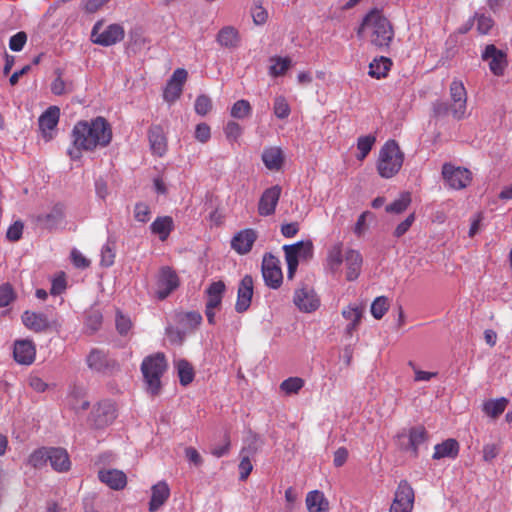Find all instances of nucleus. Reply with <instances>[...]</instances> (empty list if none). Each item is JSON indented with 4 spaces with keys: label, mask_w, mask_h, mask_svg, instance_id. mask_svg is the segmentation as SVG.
<instances>
[{
    "label": "nucleus",
    "mask_w": 512,
    "mask_h": 512,
    "mask_svg": "<svg viewBox=\"0 0 512 512\" xmlns=\"http://www.w3.org/2000/svg\"><path fill=\"white\" fill-rule=\"evenodd\" d=\"M72 147L68 155L72 160H79L82 151L92 152L107 147L112 140V129L109 122L101 116L89 121H78L71 133Z\"/></svg>",
    "instance_id": "f257e3e1"
},
{
    "label": "nucleus",
    "mask_w": 512,
    "mask_h": 512,
    "mask_svg": "<svg viewBox=\"0 0 512 512\" xmlns=\"http://www.w3.org/2000/svg\"><path fill=\"white\" fill-rule=\"evenodd\" d=\"M366 29L370 30V41L378 48H388L394 38V30L390 21L377 9H373L363 18L357 30L360 38Z\"/></svg>",
    "instance_id": "f03ea898"
},
{
    "label": "nucleus",
    "mask_w": 512,
    "mask_h": 512,
    "mask_svg": "<svg viewBox=\"0 0 512 512\" xmlns=\"http://www.w3.org/2000/svg\"><path fill=\"white\" fill-rule=\"evenodd\" d=\"M450 104L438 101L434 104L437 115L451 113L454 119L461 120L466 117L467 91L461 80L454 79L449 87Z\"/></svg>",
    "instance_id": "7ed1b4c3"
},
{
    "label": "nucleus",
    "mask_w": 512,
    "mask_h": 512,
    "mask_svg": "<svg viewBox=\"0 0 512 512\" xmlns=\"http://www.w3.org/2000/svg\"><path fill=\"white\" fill-rule=\"evenodd\" d=\"M167 368L163 353H156L145 357L141 364V372L146 384L147 392L156 396L161 391V377Z\"/></svg>",
    "instance_id": "20e7f679"
},
{
    "label": "nucleus",
    "mask_w": 512,
    "mask_h": 512,
    "mask_svg": "<svg viewBox=\"0 0 512 512\" xmlns=\"http://www.w3.org/2000/svg\"><path fill=\"white\" fill-rule=\"evenodd\" d=\"M404 154L395 140H388L380 149L377 171L382 178H391L401 169Z\"/></svg>",
    "instance_id": "39448f33"
},
{
    "label": "nucleus",
    "mask_w": 512,
    "mask_h": 512,
    "mask_svg": "<svg viewBox=\"0 0 512 512\" xmlns=\"http://www.w3.org/2000/svg\"><path fill=\"white\" fill-rule=\"evenodd\" d=\"M23 325L30 331L35 333H43L47 331L59 332L62 323L57 315L26 310L21 315Z\"/></svg>",
    "instance_id": "423d86ee"
},
{
    "label": "nucleus",
    "mask_w": 512,
    "mask_h": 512,
    "mask_svg": "<svg viewBox=\"0 0 512 512\" xmlns=\"http://www.w3.org/2000/svg\"><path fill=\"white\" fill-rule=\"evenodd\" d=\"M287 263V277L292 279L299 265V258L308 259L313 256V243L310 240L298 241L283 246Z\"/></svg>",
    "instance_id": "0eeeda50"
},
{
    "label": "nucleus",
    "mask_w": 512,
    "mask_h": 512,
    "mask_svg": "<svg viewBox=\"0 0 512 512\" xmlns=\"http://www.w3.org/2000/svg\"><path fill=\"white\" fill-rule=\"evenodd\" d=\"M103 23L98 21L94 24L91 32L93 43L101 46H112L122 41L125 36L124 28L120 24H110L104 29Z\"/></svg>",
    "instance_id": "6e6552de"
},
{
    "label": "nucleus",
    "mask_w": 512,
    "mask_h": 512,
    "mask_svg": "<svg viewBox=\"0 0 512 512\" xmlns=\"http://www.w3.org/2000/svg\"><path fill=\"white\" fill-rule=\"evenodd\" d=\"M86 364L93 372L100 375H112L119 370L118 362L105 351L94 348L86 356Z\"/></svg>",
    "instance_id": "1a4fd4ad"
},
{
    "label": "nucleus",
    "mask_w": 512,
    "mask_h": 512,
    "mask_svg": "<svg viewBox=\"0 0 512 512\" xmlns=\"http://www.w3.org/2000/svg\"><path fill=\"white\" fill-rule=\"evenodd\" d=\"M442 177L445 185L453 190H461L469 185L472 180L470 170L464 167L445 163L442 166Z\"/></svg>",
    "instance_id": "9d476101"
},
{
    "label": "nucleus",
    "mask_w": 512,
    "mask_h": 512,
    "mask_svg": "<svg viewBox=\"0 0 512 512\" xmlns=\"http://www.w3.org/2000/svg\"><path fill=\"white\" fill-rule=\"evenodd\" d=\"M427 431L423 426L411 427L408 433L398 434L401 450L410 452L414 457L418 456L419 447L427 441Z\"/></svg>",
    "instance_id": "9b49d317"
},
{
    "label": "nucleus",
    "mask_w": 512,
    "mask_h": 512,
    "mask_svg": "<svg viewBox=\"0 0 512 512\" xmlns=\"http://www.w3.org/2000/svg\"><path fill=\"white\" fill-rule=\"evenodd\" d=\"M180 284L177 273L165 266L159 270L156 280L155 296L158 300L166 299Z\"/></svg>",
    "instance_id": "f8f14e48"
},
{
    "label": "nucleus",
    "mask_w": 512,
    "mask_h": 512,
    "mask_svg": "<svg viewBox=\"0 0 512 512\" xmlns=\"http://www.w3.org/2000/svg\"><path fill=\"white\" fill-rule=\"evenodd\" d=\"M279 264V259L272 255L271 253H266L263 256V279L265 281V284L272 289H277L282 284L283 274Z\"/></svg>",
    "instance_id": "ddd939ff"
},
{
    "label": "nucleus",
    "mask_w": 512,
    "mask_h": 512,
    "mask_svg": "<svg viewBox=\"0 0 512 512\" xmlns=\"http://www.w3.org/2000/svg\"><path fill=\"white\" fill-rule=\"evenodd\" d=\"M481 58L488 63L490 71L495 76H502L507 67L506 53L494 44L487 45L482 51Z\"/></svg>",
    "instance_id": "4468645a"
},
{
    "label": "nucleus",
    "mask_w": 512,
    "mask_h": 512,
    "mask_svg": "<svg viewBox=\"0 0 512 512\" xmlns=\"http://www.w3.org/2000/svg\"><path fill=\"white\" fill-rule=\"evenodd\" d=\"M116 418L115 405L108 400L99 402L91 412V421L96 428H105Z\"/></svg>",
    "instance_id": "2eb2a0df"
},
{
    "label": "nucleus",
    "mask_w": 512,
    "mask_h": 512,
    "mask_svg": "<svg viewBox=\"0 0 512 512\" xmlns=\"http://www.w3.org/2000/svg\"><path fill=\"white\" fill-rule=\"evenodd\" d=\"M281 192L282 189L279 185H274L264 190L258 202L259 215L267 217L275 213Z\"/></svg>",
    "instance_id": "dca6fc26"
},
{
    "label": "nucleus",
    "mask_w": 512,
    "mask_h": 512,
    "mask_svg": "<svg viewBox=\"0 0 512 512\" xmlns=\"http://www.w3.org/2000/svg\"><path fill=\"white\" fill-rule=\"evenodd\" d=\"M257 236V232L252 228L240 230L232 237L231 248L239 255H246L252 250Z\"/></svg>",
    "instance_id": "f3484780"
},
{
    "label": "nucleus",
    "mask_w": 512,
    "mask_h": 512,
    "mask_svg": "<svg viewBox=\"0 0 512 512\" xmlns=\"http://www.w3.org/2000/svg\"><path fill=\"white\" fill-rule=\"evenodd\" d=\"M293 302L300 311L306 313L315 311L320 305V300L315 291L309 287L297 289L294 293Z\"/></svg>",
    "instance_id": "a211bd4d"
},
{
    "label": "nucleus",
    "mask_w": 512,
    "mask_h": 512,
    "mask_svg": "<svg viewBox=\"0 0 512 512\" xmlns=\"http://www.w3.org/2000/svg\"><path fill=\"white\" fill-rule=\"evenodd\" d=\"M14 360L21 365H30L36 357V347L30 339H20L14 342L13 346Z\"/></svg>",
    "instance_id": "6ab92c4d"
},
{
    "label": "nucleus",
    "mask_w": 512,
    "mask_h": 512,
    "mask_svg": "<svg viewBox=\"0 0 512 512\" xmlns=\"http://www.w3.org/2000/svg\"><path fill=\"white\" fill-rule=\"evenodd\" d=\"M253 296V279L250 275H245L238 286L237 300L235 310L238 313H243L248 310L251 305Z\"/></svg>",
    "instance_id": "aec40b11"
},
{
    "label": "nucleus",
    "mask_w": 512,
    "mask_h": 512,
    "mask_svg": "<svg viewBox=\"0 0 512 512\" xmlns=\"http://www.w3.org/2000/svg\"><path fill=\"white\" fill-rule=\"evenodd\" d=\"M343 246V243L339 241L331 245L327 250L324 268L333 275L338 274L341 271V266L345 258V253L343 254Z\"/></svg>",
    "instance_id": "412c9836"
},
{
    "label": "nucleus",
    "mask_w": 512,
    "mask_h": 512,
    "mask_svg": "<svg viewBox=\"0 0 512 512\" xmlns=\"http://www.w3.org/2000/svg\"><path fill=\"white\" fill-rule=\"evenodd\" d=\"M344 263L347 281L356 280L361 273L363 265V257L361 253L355 249H347L345 251Z\"/></svg>",
    "instance_id": "4be33fe9"
},
{
    "label": "nucleus",
    "mask_w": 512,
    "mask_h": 512,
    "mask_svg": "<svg viewBox=\"0 0 512 512\" xmlns=\"http://www.w3.org/2000/svg\"><path fill=\"white\" fill-rule=\"evenodd\" d=\"M65 218L64 205L55 204L48 213H42L37 216V222L45 228L52 230L58 228Z\"/></svg>",
    "instance_id": "5701e85b"
},
{
    "label": "nucleus",
    "mask_w": 512,
    "mask_h": 512,
    "mask_svg": "<svg viewBox=\"0 0 512 512\" xmlns=\"http://www.w3.org/2000/svg\"><path fill=\"white\" fill-rule=\"evenodd\" d=\"M98 478L113 490H121L127 484L125 473L117 469L100 470Z\"/></svg>",
    "instance_id": "b1692460"
},
{
    "label": "nucleus",
    "mask_w": 512,
    "mask_h": 512,
    "mask_svg": "<svg viewBox=\"0 0 512 512\" xmlns=\"http://www.w3.org/2000/svg\"><path fill=\"white\" fill-rule=\"evenodd\" d=\"M152 494L149 501V511L155 512L168 500L170 489L165 481H160L152 486Z\"/></svg>",
    "instance_id": "393cba45"
},
{
    "label": "nucleus",
    "mask_w": 512,
    "mask_h": 512,
    "mask_svg": "<svg viewBox=\"0 0 512 512\" xmlns=\"http://www.w3.org/2000/svg\"><path fill=\"white\" fill-rule=\"evenodd\" d=\"M86 389L81 385H73L69 389L67 396L68 405L75 411L87 410L90 406L86 399Z\"/></svg>",
    "instance_id": "a878e982"
},
{
    "label": "nucleus",
    "mask_w": 512,
    "mask_h": 512,
    "mask_svg": "<svg viewBox=\"0 0 512 512\" xmlns=\"http://www.w3.org/2000/svg\"><path fill=\"white\" fill-rule=\"evenodd\" d=\"M51 467L57 472H67L71 462L67 451L59 447H49V459Z\"/></svg>",
    "instance_id": "bb28decb"
},
{
    "label": "nucleus",
    "mask_w": 512,
    "mask_h": 512,
    "mask_svg": "<svg viewBox=\"0 0 512 512\" xmlns=\"http://www.w3.org/2000/svg\"><path fill=\"white\" fill-rule=\"evenodd\" d=\"M216 40L220 46L227 49H236L241 43V37L238 30L232 26H225L220 29Z\"/></svg>",
    "instance_id": "cd10ccee"
},
{
    "label": "nucleus",
    "mask_w": 512,
    "mask_h": 512,
    "mask_svg": "<svg viewBox=\"0 0 512 512\" xmlns=\"http://www.w3.org/2000/svg\"><path fill=\"white\" fill-rule=\"evenodd\" d=\"M262 161L271 171H279L284 163V155L279 147H266L262 152Z\"/></svg>",
    "instance_id": "c85d7f7f"
},
{
    "label": "nucleus",
    "mask_w": 512,
    "mask_h": 512,
    "mask_svg": "<svg viewBox=\"0 0 512 512\" xmlns=\"http://www.w3.org/2000/svg\"><path fill=\"white\" fill-rule=\"evenodd\" d=\"M305 503L308 512H329V501L324 493L319 490L308 492Z\"/></svg>",
    "instance_id": "c756f323"
},
{
    "label": "nucleus",
    "mask_w": 512,
    "mask_h": 512,
    "mask_svg": "<svg viewBox=\"0 0 512 512\" xmlns=\"http://www.w3.org/2000/svg\"><path fill=\"white\" fill-rule=\"evenodd\" d=\"M459 453V443L452 438H449L442 443L436 444L432 458L439 460L442 458L455 459Z\"/></svg>",
    "instance_id": "7c9ffc66"
},
{
    "label": "nucleus",
    "mask_w": 512,
    "mask_h": 512,
    "mask_svg": "<svg viewBox=\"0 0 512 512\" xmlns=\"http://www.w3.org/2000/svg\"><path fill=\"white\" fill-rule=\"evenodd\" d=\"M150 147L154 154L162 156L166 152V138L159 125L152 126L148 132Z\"/></svg>",
    "instance_id": "2f4dec72"
},
{
    "label": "nucleus",
    "mask_w": 512,
    "mask_h": 512,
    "mask_svg": "<svg viewBox=\"0 0 512 512\" xmlns=\"http://www.w3.org/2000/svg\"><path fill=\"white\" fill-rule=\"evenodd\" d=\"M174 228V222L170 216L157 217L150 225L151 232L158 235L161 241H165Z\"/></svg>",
    "instance_id": "473e14b6"
},
{
    "label": "nucleus",
    "mask_w": 512,
    "mask_h": 512,
    "mask_svg": "<svg viewBox=\"0 0 512 512\" xmlns=\"http://www.w3.org/2000/svg\"><path fill=\"white\" fill-rule=\"evenodd\" d=\"M225 290L226 286L223 281L212 282L206 289V308H218L221 305Z\"/></svg>",
    "instance_id": "72a5a7b5"
},
{
    "label": "nucleus",
    "mask_w": 512,
    "mask_h": 512,
    "mask_svg": "<svg viewBox=\"0 0 512 512\" xmlns=\"http://www.w3.org/2000/svg\"><path fill=\"white\" fill-rule=\"evenodd\" d=\"M392 66V61L384 56L375 58L369 65V75L376 79L385 78Z\"/></svg>",
    "instance_id": "f704fd0d"
},
{
    "label": "nucleus",
    "mask_w": 512,
    "mask_h": 512,
    "mask_svg": "<svg viewBox=\"0 0 512 512\" xmlns=\"http://www.w3.org/2000/svg\"><path fill=\"white\" fill-rule=\"evenodd\" d=\"M60 110L57 106H50L40 117L39 126L42 130H53L59 122Z\"/></svg>",
    "instance_id": "c9c22d12"
},
{
    "label": "nucleus",
    "mask_w": 512,
    "mask_h": 512,
    "mask_svg": "<svg viewBox=\"0 0 512 512\" xmlns=\"http://www.w3.org/2000/svg\"><path fill=\"white\" fill-rule=\"evenodd\" d=\"M508 400L504 397L488 400L483 404V412L491 418H497L506 409Z\"/></svg>",
    "instance_id": "e433bc0d"
},
{
    "label": "nucleus",
    "mask_w": 512,
    "mask_h": 512,
    "mask_svg": "<svg viewBox=\"0 0 512 512\" xmlns=\"http://www.w3.org/2000/svg\"><path fill=\"white\" fill-rule=\"evenodd\" d=\"M177 374L179 382L182 386L189 385L194 379V369L192 365L185 359H180L176 362Z\"/></svg>",
    "instance_id": "4c0bfd02"
},
{
    "label": "nucleus",
    "mask_w": 512,
    "mask_h": 512,
    "mask_svg": "<svg viewBox=\"0 0 512 512\" xmlns=\"http://www.w3.org/2000/svg\"><path fill=\"white\" fill-rule=\"evenodd\" d=\"M270 62L269 75L272 77L284 75L291 66V60L288 57H272Z\"/></svg>",
    "instance_id": "58836bf2"
},
{
    "label": "nucleus",
    "mask_w": 512,
    "mask_h": 512,
    "mask_svg": "<svg viewBox=\"0 0 512 512\" xmlns=\"http://www.w3.org/2000/svg\"><path fill=\"white\" fill-rule=\"evenodd\" d=\"M394 499L405 502L407 505L414 504V490L406 480H401L395 491Z\"/></svg>",
    "instance_id": "ea45409f"
},
{
    "label": "nucleus",
    "mask_w": 512,
    "mask_h": 512,
    "mask_svg": "<svg viewBox=\"0 0 512 512\" xmlns=\"http://www.w3.org/2000/svg\"><path fill=\"white\" fill-rule=\"evenodd\" d=\"M49 459V448L42 447L31 453L28 463L34 468L44 467Z\"/></svg>",
    "instance_id": "a19ab883"
},
{
    "label": "nucleus",
    "mask_w": 512,
    "mask_h": 512,
    "mask_svg": "<svg viewBox=\"0 0 512 512\" xmlns=\"http://www.w3.org/2000/svg\"><path fill=\"white\" fill-rule=\"evenodd\" d=\"M411 202L409 193H402L400 197L394 200L391 204L386 206V211L390 213L399 214L407 209Z\"/></svg>",
    "instance_id": "79ce46f5"
},
{
    "label": "nucleus",
    "mask_w": 512,
    "mask_h": 512,
    "mask_svg": "<svg viewBox=\"0 0 512 512\" xmlns=\"http://www.w3.org/2000/svg\"><path fill=\"white\" fill-rule=\"evenodd\" d=\"M252 112L250 103L247 100L236 101L231 108V116L237 119H244Z\"/></svg>",
    "instance_id": "37998d69"
},
{
    "label": "nucleus",
    "mask_w": 512,
    "mask_h": 512,
    "mask_svg": "<svg viewBox=\"0 0 512 512\" xmlns=\"http://www.w3.org/2000/svg\"><path fill=\"white\" fill-rule=\"evenodd\" d=\"M375 142V137L368 135V136H361L358 138L357 141V149L359 151V154L357 155L358 160H363L367 157L369 152L371 151L373 144Z\"/></svg>",
    "instance_id": "c03bdc74"
},
{
    "label": "nucleus",
    "mask_w": 512,
    "mask_h": 512,
    "mask_svg": "<svg viewBox=\"0 0 512 512\" xmlns=\"http://www.w3.org/2000/svg\"><path fill=\"white\" fill-rule=\"evenodd\" d=\"M273 111L277 118L286 119L290 115L291 109L284 96H277L274 100Z\"/></svg>",
    "instance_id": "a18cd8bd"
},
{
    "label": "nucleus",
    "mask_w": 512,
    "mask_h": 512,
    "mask_svg": "<svg viewBox=\"0 0 512 512\" xmlns=\"http://www.w3.org/2000/svg\"><path fill=\"white\" fill-rule=\"evenodd\" d=\"M363 315V307L358 304H350L342 310V316L349 322H360Z\"/></svg>",
    "instance_id": "49530a36"
},
{
    "label": "nucleus",
    "mask_w": 512,
    "mask_h": 512,
    "mask_svg": "<svg viewBox=\"0 0 512 512\" xmlns=\"http://www.w3.org/2000/svg\"><path fill=\"white\" fill-rule=\"evenodd\" d=\"M304 386V380L299 377H290L284 380L280 388L286 394H296Z\"/></svg>",
    "instance_id": "de8ad7c7"
},
{
    "label": "nucleus",
    "mask_w": 512,
    "mask_h": 512,
    "mask_svg": "<svg viewBox=\"0 0 512 512\" xmlns=\"http://www.w3.org/2000/svg\"><path fill=\"white\" fill-rule=\"evenodd\" d=\"M388 299L384 296L377 297L371 305V314L375 319H381L388 310Z\"/></svg>",
    "instance_id": "09e8293b"
},
{
    "label": "nucleus",
    "mask_w": 512,
    "mask_h": 512,
    "mask_svg": "<svg viewBox=\"0 0 512 512\" xmlns=\"http://www.w3.org/2000/svg\"><path fill=\"white\" fill-rule=\"evenodd\" d=\"M242 132V127L234 121L227 122V124L224 127L225 136L227 140L231 143L236 142L242 135Z\"/></svg>",
    "instance_id": "8fccbe9b"
},
{
    "label": "nucleus",
    "mask_w": 512,
    "mask_h": 512,
    "mask_svg": "<svg viewBox=\"0 0 512 512\" xmlns=\"http://www.w3.org/2000/svg\"><path fill=\"white\" fill-rule=\"evenodd\" d=\"M195 112L200 116H205L212 108V101L207 95H199L195 100Z\"/></svg>",
    "instance_id": "3c124183"
},
{
    "label": "nucleus",
    "mask_w": 512,
    "mask_h": 512,
    "mask_svg": "<svg viewBox=\"0 0 512 512\" xmlns=\"http://www.w3.org/2000/svg\"><path fill=\"white\" fill-rule=\"evenodd\" d=\"M15 297V292L9 283L0 285V308L8 306Z\"/></svg>",
    "instance_id": "603ef678"
},
{
    "label": "nucleus",
    "mask_w": 512,
    "mask_h": 512,
    "mask_svg": "<svg viewBox=\"0 0 512 512\" xmlns=\"http://www.w3.org/2000/svg\"><path fill=\"white\" fill-rule=\"evenodd\" d=\"M115 322L116 329L121 335H126L132 327L131 319L121 311H117Z\"/></svg>",
    "instance_id": "864d4df0"
},
{
    "label": "nucleus",
    "mask_w": 512,
    "mask_h": 512,
    "mask_svg": "<svg viewBox=\"0 0 512 512\" xmlns=\"http://www.w3.org/2000/svg\"><path fill=\"white\" fill-rule=\"evenodd\" d=\"M66 286L65 274L61 272L52 279L50 293L54 296L60 295L66 290Z\"/></svg>",
    "instance_id": "5fc2aeb1"
},
{
    "label": "nucleus",
    "mask_w": 512,
    "mask_h": 512,
    "mask_svg": "<svg viewBox=\"0 0 512 512\" xmlns=\"http://www.w3.org/2000/svg\"><path fill=\"white\" fill-rule=\"evenodd\" d=\"M476 25H477V31L480 34L485 35L490 32L491 28L494 25V21L490 16L481 14V15L476 16Z\"/></svg>",
    "instance_id": "6e6d98bb"
},
{
    "label": "nucleus",
    "mask_w": 512,
    "mask_h": 512,
    "mask_svg": "<svg viewBox=\"0 0 512 512\" xmlns=\"http://www.w3.org/2000/svg\"><path fill=\"white\" fill-rule=\"evenodd\" d=\"M251 454H241V461L239 463V478L240 480H245L251 473L253 469V465L250 460Z\"/></svg>",
    "instance_id": "4d7b16f0"
},
{
    "label": "nucleus",
    "mask_w": 512,
    "mask_h": 512,
    "mask_svg": "<svg viewBox=\"0 0 512 512\" xmlns=\"http://www.w3.org/2000/svg\"><path fill=\"white\" fill-rule=\"evenodd\" d=\"M151 210L145 203H137L134 208V217L138 222L146 223L150 219Z\"/></svg>",
    "instance_id": "13d9d810"
},
{
    "label": "nucleus",
    "mask_w": 512,
    "mask_h": 512,
    "mask_svg": "<svg viewBox=\"0 0 512 512\" xmlns=\"http://www.w3.org/2000/svg\"><path fill=\"white\" fill-rule=\"evenodd\" d=\"M27 41V35L25 32L20 31L14 34L9 40V48L12 51L19 52L23 49Z\"/></svg>",
    "instance_id": "bf43d9fd"
},
{
    "label": "nucleus",
    "mask_w": 512,
    "mask_h": 512,
    "mask_svg": "<svg viewBox=\"0 0 512 512\" xmlns=\"http://www.w3.org/2000/svg\"><path fill=\"white\" fill-rule=\"evenodd\" d=\"M259 438L256 434L252 433L251 431H249L246 439H245V446L242 448L241 450V454H251L253 455L254 453H256L257 449H258V445H257V442H258Z\"/></svg>",
    "instance_id": "052dcab7"
},
{
    "label": "nucleus",
    "mask_w": 512,
    "mask_h": 512,
    "mask_svg": "<svg viewBox=\"0 0 512 512\" xmlns=\"http://www.w3.org/2000/svg\"><path fill=\"white\" fill-rule=\"evenodd\" d=\"M70 91L67 83L62 79L59 74L51 83V92L54 95L60 96Z\"/></svg>",
    "instance_id": "680f3d73"
},
{
    "label": "nucleus",
    "mask_w": 512,
    "mask_h": 512,
    "mask_svg": "<svg viewBox=\"0 0 512 512\" xmlns=\"http://www.w3.org/2000/svg\"><path fill=\"white\" fill-rule=\"evenodd\" d=\"M182 93V88L175 85V83L168 82L165 90H164V99L168 102H173L180 97Z\"/></svg>",
    "instance_id": "e2e57ef3"
},
{
    "label": "nucleus",
    "mask_w": 512,
    "mask_h": 512,
    "mask_svg": "<svg viewBox=\"0 0 512 512\" xmlns=\"http://www.w3.org/2000/svg\"><path fill=\"white\" fill-rule=\"evenodd\" d=\"M115 253L114 250L108 245H104L101 249V265L110 267L114 263Z\"/></svg>",
    "instance_id": "0e129e2a"
},
{
    "label": "nucleus",
    "mask_w": 512,
    "mask_h": 512,
    "mask_svg": "<svg viewBox=\"0 0 512 512\" xmlns=\"http://www.w3.org/2000/svg\"><path fill=\"white\" fill-rule=\"evenodd\" d=\"M211 137V130L206 123H200L195 128V138L201 142L206 143Z\"/></svg>",
    "instance_id": "69168bd1"
},
{
    "label": "nucleus",
    "mask_w": 512,
    "mask_h": 512,
    "mask_svg": "<svg viewBox=\"0 0 512 512\" xmlns=\"http://www.w3.org/2000/svg\"><path fill=\"white\" fill-rule=\"evenodd\" d=\"M23 233V224L19 221L13 223L7 230L6 237L11 241H18Z\"/></svg>",
    "instance_id": "338daca9"
},
{
    "label": "nucleus",
    "mask_w": 512,
    "mask_h": 512,
    "mask_svg": "<svg viewBox=\"0 0 512 512\" xmlns=\"http://www.w3.org/2000/svg\"><path fill=\"white\" fill-rule=\"evenodd\" d=\"M415 220L414 214H410L404 221L399 223L394 231V236L399 238L403 236L409 228L412 226L413 222Z\"/></svg>",
    "instance_id": "774afa93"
}]
</instances>
